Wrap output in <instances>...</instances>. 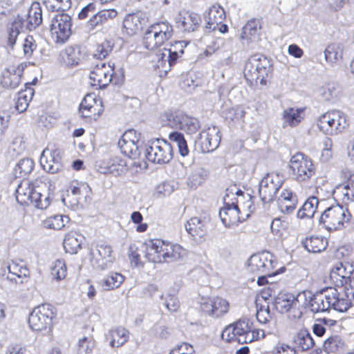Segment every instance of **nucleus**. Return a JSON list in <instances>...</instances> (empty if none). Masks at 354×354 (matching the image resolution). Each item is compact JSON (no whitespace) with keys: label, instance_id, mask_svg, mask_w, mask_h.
<instances>
[{"label":"nucleus","instance_id":"1","mask_svg":"<svg viewBox=\"0 0 354 354\" xmlns=\"http://www.w3.org/2000/svg\"><path fill=\"white\" fill-rule=\"evenodd\" d=\"M309 306L313 313L324 312L330 308L346 312L351 306V302L348 298L344 297L337 288L328 287L310 297Z\"/></svg>","mask_w":354,"mask_h":354},{"label":"nucleus","instance_id":"2","mask_svg":"<svg viewBox=\"0 0 354 354\" xmlns=\"http://www.w3.org/2000/svg\"><path fill=\"white\" fill-rule=\"evenodd\" d=\"M273 71L272 60L263 55L251 56L245 64L244 77L251 86H265Z\"/></svg>","mask_w":354,"mask_h":354},{"label":"nucleus","instance_id":"3","mask_svg":"<svg viewBox=\"0 0 354 354\" xmlns=\"http://www.w3.org/2000/svg\"><path fill=\"white\" fill-rule=\"evenodd\" d=\"M288 169L292 179L300 185L310 183L317 174L314 161L302 152H297L290 157Z\"/></svg>","mask_w":354,"mask_h":354},{"label":"nucleus","instance_id":"4","mask_svg":"<svg viewBox=\"0 0 354 354\" xmlns=\"http://www.w3.org/2000/svg\"><path fill=\"white\" fill-rule=\"evenodd\" d=\"M247 270L252 274L277 275L286 270L276 257L269 252L252 254L248 261Z\"/></svg>","mask_w":354,"mask_h":354},{"label":"nucleus","instance_id":"5","mask_svg":"<svg viewBox=\"0 0 354 354\" xmlns=\"http://www.w3.org/2000/svg\"><path fill=\"white\" fill-rule=\"evenodd\" d=\"M173 34V26L167 21L153 23L146 29L142 39V45L149 50H155L168 41Z\"/></svg>","mask_w":354,"mask_h":354},{"label":"nucleus","instance_id":"6","mask_svg":"<svg viewBox=\"0 0 354 354\" xmlns=\"http://www.w3.org/2000/svg\"><path fill=\"white\" fill-rule=\"evenodd\" d=\"M320 132L326 136H337L349 126L346 115L338 110H330L320 115L316 120Z\"/></svg>","mask_w":354,"mask_h":354},{"label":"nucleus","instance_id":"7","mask_svg":"<svg viewBox=\"0 0 354 354\" xmlns=\"http://www.w3.org/2000/svg\"><path fill=\"white\" fill-rule=\"evenodd\" d=\"M57 319V310L50 304H42L35 307L28 317L30 328L35 331H52Z\"/></svg>","mask_w":354,"mask_h":354},{"label":"nucleus","instance_id":"8","mask_svg":"<svg viewBox=\"0 0 354 354\" xmlns=\"http://www.w3.org/2000/svg\"><path fill=\"white\" fill-rule=\"evenodd\" d=\"M124 75H118L115 72V65L113 63H101L96 64L90 73V84L95 89L106 87L111 82L114 84L123 81Z\"/></svg>","mask_w":354,"mask_h":354},{"label":"nucleus","instance_id":"9","mask_svg":"<svg viewBox=\"0 0 354 354\" xmlns=\"http://www.w3.org/2000/svg\"><path fill=\"white\" fill-rule=\"evenodd\" d=\"M351 218L349 211L339 205L328 207L320 216V223L329 232L342 230Z\"/></svg>","mask_w":354,"mask_h":354},{"label":"nucleus","instance_id":"10","mask_svg":"<svg viewBox=\"0 0 354 354\" xmlns=\"http://www.w3.org/2000/svg\"><path fill=\"white\" fill-rule=\"evenodd\" d=\"M353 270H347L346 266L339 262L330 270L329 280L334 288H343L344 297L354 299V277H352Z\"/></svg>","mask_w":354,"mask_h":354},{"label":"nucleus","instance_id":"11","mask_svg":"<svg viewBox=\"0 0 354 354\" xmlns=\"http://www.w3.org/2000/svg\"><path fill=\"white\" fill-rule=\"evenodd\" d=\"M101 97L95 93L86 94L81 102L79 112L81 118L88 123L97 121L104 112Z\"/></svg>","mask_w":354,"mask_h":354},{"label":"nucleus","instance_id":"12","mask_svg":"<svg viewBox=\"0 0 354 354\" xmlns=\"http://www.w3.org/2000/svg\"><path fill=\"white\" fill-rule=\"evenodd\" d=\"M148 161L158 164L169 162L173 157L171 145L164 139H155L149 142L145 150Z\"/></svg>","mask_w":354,"mask_h":354},{"label":"nucleus","instance_id":"13","mask_svg":"<svg viewBox=\"0 0 354 354\" xmlns=\"http://www.w3.org/2000/svg\"><path fill=\"white\" fill-rule=\"evenodd\" d=\"M253 322L249 319H240L236 322L227 326L222 332L221 338L223 341L231 343L237 342L240 344H246L248 333L252 329Z\"/></svg>","mask_w":354,"mask_h":354},{"label":"nucleus","instance_id":"14","mask_svg":"<svg viewBox=\"0 0 354 354\" xmlns=\"http://www.w3.org/2000/svg\"><path fill=\"white\" fill-rule=\"evenodd\" d=\"M201 312L206 316L218 319L226 315L230 310V304L220 296L203 298L200 304Z\"/></svg>","mask_w":354,"mask_h":354},{"label":"nucleus","instance_id":"15","mask_svg":"<svg viewBox=\"0 0 354 354\" xmlns=\"http://www.w3.org/2000/svg\"><path fill=\"white\" fill-rule=\"evenodd\" d=\"M71 18L65 13L57 14L50 25L51 37L56 44H64L71 35Z\"/></svg>","mask_w":354,"mask_h":354},{"label":"nucleus","instance_id":"16","mask_svg":"<svg viewBox=\"0 0 354 354\" xmlns=\"http://www.w3.org/2000/svg\"><path fill=\"white\" fill-rule=\"evenodd\" d=\"M169 241L160 238L149 239L143 245L145 247V257L149 262L154 263H166L167 249Z\"/></svg>","mask_w":354,"mask_h":354},{"label":"nucleus","instance_id":"17","mask_svg":"<svg viewBox=\"0 0 354 354\" xmlns=\"http://www.w3.org/2000/svg\"><path fill=\"white\" fill-rule=\"evenodd\" d=\"M281 176L275 172L268 173L261 180L259 193L264 203L274 200L282 185Z\"/></svg>","mask_w":354,"mask_h":354},{"label":"nucleus","instance_id":"18","mask_svg":"<svg viewBox=\"0 0 354 354\" xmlns=\"http://www.w3.org/2000/svg\"><path fill=\"white\" fill-rule=\"evenodd\" d=\"M226 17L225 10L219 4L212 5L205 15V30L212 32L218 30L221 33H226L229 28L227 24H224Z\"/></svg>","mask_w":354,"mask_h":354},{"label":"nucleus","instance_id":"19","mask_svg":"<svg viewBox=\"0 0 354 354\" xmlns=\"http://www.w3.org/2000/svg\"><path fill=\"white\" fill-rule=\"evenodd\" d=\"M129 160L122 154L112 156L109 159L102 160L99 165V169L105 174L121 176L129 170Z\"/></svg>","mask_w":354,"mask_h":354},{"label":"nucleus","instance_id":"20","mask_svg":"<svg viewBox=\"0 0 354 354\" xmlns=\"http://www.w3.org/2000/svg\"><path fill=\"white\" fill-rule=\"evenodd\" d=\"M140 133L134 129L126 131L118 141V146L122 154L129 159L136 158L140 154L138 142Z\"/></svg>","mask_w":354,"mask_h":354},{"label":"nucleus","instance_id":"21","mask_svg":"<svg viewBox=\"0 0 354 354\" xmlns=\"http://www.w3.org/2000/svg\"><path fill=\"white\" fill-rule=\"evenodd\" d=\"M61 150L55 147L46 148L40 157V164L46 171L51 174L59 172L62 167Z\"/></svg>","mask_w":354,"mask_h":354},{"label":"nucleus","instance_id":"22","mask_svg":"<svg viewBox=\"0 0 354 354\" xmlns=\"http://www.w3.org/2000/svg\"><path fill=\"white\" fill-rule=\"evenodd\" d=\"M270 288L262 290L256 296V317L258 322L261 324H266L269 323L272 319V314L270 309Z\"/></svg>","mask_w":354,"mask_h":354},{"label":"nucleus","instance_id":"23","mask_svg":"<svg viewBox=\"0 0 354 354\" xmlns=\"http://www.w3.org/2000/svg\"><path fill=\"white\" fill-rule=\"evenodd\" d=\"M220 141L219 131L214 127H208L200 133L196 145L202 153H209L218 147Z\"/></svg>","mask_w":354,"mask_h":354},{"label":"nucleus","instance_id":"24","mask_svg":"<svg viewBox=\"0 0 354 354\" xmlns=\"http://www.w3.org/2000/svg\"><path fill=\"white\" fill-rule=\"evenodd\" d=\"M298 303V299L291 293H281L275 299L276 309L282 314L292 311L294 319H299L302 315V313L297 308Z\"/></svg>","mask_w":354,"mask_h":354},{"label":"nucleus","instance_id":"25","mask_svg":"<svg viewBox=\"0 0 354 354\" xmlns=\"http://www.w3.org/2000/svg\"><path fill=\"white\" fill-rule=\"evenodd\" d=\"M6 281L16 285L27 283L30 281V271L24 262L12 261L8 266Z\"/></svg>","mask_w":354,"mask_h":354},{"label":"nucleus","instance_id":"26","mask_svg":"<svg viewBox=\"0 0 354 354\" xmlns=\"http://www.w3.org/2000/svg\"><path fill=\"white\" fill-rule=\"evenodd\" d=\"M147 22L145 13L137 11L125 16L122 27L126 34L133 36L138 33Z\"/></svg>","mask_w":354,"mask_h":354},{"label":"nucleus","instance_id":"27","mask_svg":"<svg viewBox=\"0 0 354 354\" xmlns=\"http://www.w3.org/2000/svg\"><path fill=\"white\" fill-rule=\"evenodd\" d=\"M173 120L177 127L187 134H196L201 129L199 120L183 112H176Z\"/></svg>","mask_w":354,"mask_h":354},{"label":"nucleus","instance_id":"28","mask_svg":"<svg viewBox=\"0 0 354 354\" xmlns=\"http://www.w3.org/2000/svg\"><path fill=\"white\" fill-rule=\"evenodd\" d=\"M209 221L210 216L208 214L202 218L192 217L185 225L186 230L194 238H202L207 233V225Z\"/></svg>","mask_w":354,"mask_h":354},{"label":"nucleus","instance_id":"29","mask_svg":"<svg viewBox=\"0 0 354 354\" xmlns=\"http://www.w3.org/2000/svg\"><path fill=\"white\" fill-rule=\"evenodd\" d=\"M37 82V79L35 78L32 82H26L24 89L18 93L15 106L17 113H24L27 110L35 93L32 85L35 84Z\"/></svg>","mask_w":354,"mask_h":354},{"label":"nucleus","instance_id":"30","mask_svg":"<svg viewBox=\"0 0 354 354\" xmlns=\"http://www.w3.org/2000/svg\"><path fill=\"white\" fill-rule=\"evenodd\" d=\"M219 216L222 223L227 227L238 225L240 223L244 221L239 209L233 205H225L219 211Z\"/></svg>","mask_w":354,"mask_h":354},{"label":"nucleus","instance_id":"31","mask_svg":"<svg viewBox=\"0 0 354 354\" xmlns=\"http://www.w3.org/2000/svg\"><path fill=\"white\" fill-rule=\"evenodd\" d=\"M297 203V195L288 188L281 192L277 201V205L281 212L290 214L296 209Z\"/></svg>","mask_w":354,"mask_h":354},{"label":"nucleus","instance_id":"32","mask_svg":"<svg viewBox=\"0 0 354 354\" xmlns=\"http://www.w3.org/2000/svg\"><path fill=\"white\" fill-rule=\"evenodd\" d=\"M35 192V185L32 181L22 180L15 192L16 200L22 205H30L32 202Z\"/></svg>","mask_w":354,"mask_h":354},{"label":"nucleus","instance_id":"33","mask_svg":"<svg viewBox=\"0 0 354 354\" xmlns=\"http://www.w3.org/2000/svg\"><path fill=\"white\" fill-rule=\"evenodd\" d=\"M118 15V12L115 9H105L98 11L93 15L86 23V26L89 30L102 27L109 21L113 19Z\"/></svg>","mask_w":354,"mask_h":354},{"label":"nucleus","instance_id":"34","mask_svg":"<svg viewBox=\"0 0 354 354\" xmlns=\"http://www.w3.org/2000/svg\"><path fill=\"white\" fill-rule=\"evenodd\" d=\"M306 107H289L282 113V120L286 126L290 127H297L305 118Z\"/></svg>","mask_w":354,"mask_h":354},{"label":"nucleus","instance_id":"35","mask_svg":"<svg viewBox=\"0 0 354 354\" xmlns=\"http://www.w3.org/2000/svg\"><path fill=\"white\" fill-rule=\"evenodd\" d=\"M201 16L194 12H185L180 15L177 21V27L183 32H190L196 30L201 24Z\"/></svg>","mask_w":354,"mask_h":354},{"label":"nucleus","instance_id":"36","mask_svg":"<svg viewBox=\"0 0 354 354\" xmlns=\"http://www.w3.org/2000/svg\"><path fill=\"white\" fill-rule=\"evenodd\" d=\"M303 247L309 252L319 253L326 250L328 240L322 236H310L302 241Z\"/></svg>","mask_w":354,"mask_h":354},{"label":"nucleus","instance_id":"37","mask_svg":"<svg viewBox=\"0 0 354 354\" xmlns=\"http://www.w3.org/2000/svg\"><path fill=\"white\" fill-rule=\"evenodd\" d=\"M129 333L124 328L117 327L110 330L106 335L111 347L118 348L123 346L129 339Z\"/></svg>","mask_w":354,"mask_h":354},{"label":"nucleus","instance_id":"38","mask_svg":"<svg viewBox=\"0 0 354 354\" xmlns=\"http://www.w3.org/2000/svg\"><path fill=\"white\" fill-rule=\"evenodd\" d=\"M35 168V162L32 159L25 158L21 159L14 168V175L16 178L28 180L27 178Z\"/></svg>","mask_w":354,"mask_h":354},{"label":"nucleus","instance_id":"39","mask_svg":"<svg viewBox=\"0 0 354 354\" xmlns=\"http://www.w3.org/2000/svg\"><path fill=\"white\" fill-rule=\"evenodd\" d=\"M295 346L301 351L311 349L314 345V340L310 333L306 329L300 330L293 338Z\"/></svg>","mask_w":354,"mask_h":354},{"label":"nucleus","instance_id":"40","mask_svg":"<svg viewBox=\"0 0 354 354\" xmlns=\"http://www.w3.org/2000/svg\"><path fill=\"white\" fill-rule=\"evenodd\" d=\"M166 57L167 53L162 51L157 53L152 60L153 68L160 77H165L171 69Z\"/></svg>","mask_w":354,"mask_h":354},{"label":"nucleus","instance_id":"41","mask_svg":"<svg viewBox=\"0 0 354 354\" xmlns=\"http://www.w3.org/2000/svg\"><path fill=\"white\" fill-rule=\"evenodd\" d=\"M261 28V20L259 19H252L243 27L240 37L243 40L250 41L253 37L259 35V32Z\"/></svg>","mask_w":354,"mask_h":354},{"label":"nucleus","instance_id":"42","mask_svg":"<svg viewBox=\"0 0 354 354\" xmlns=\"http://www.w3.org/2000/svg\"><path fill=\"white\" fill-rule=\"evenodd\" d=\"M319 205L318 198L315 196H310L304 202L302 207L297 212V216L300 218H312Z\"/></svg>","mask_w":354,"mask_h":354},{"label":"nucleus","instance_id":"43","mask_svg":"<svg viewBox=\"0 0 354 354\" xmlns=\"http://www.w3.org/2000/svg\"><path fill=\"white\" fill-rule=\"evenodd\" d=\"M166 254V263H172L183 259L187 254L186 250L180 244L169 241Z\"/></svg>","mask_w":354,"mask_h":354},{"label":"nucleus","instance_id":"44","mask_svg":"<svg viewBox=\"0 0 354 354\" xmlns=\"http://www.w3.org/2000/svg\"><path fill=\"white\" fill-rule=\"evenodd\" d=\"M344 342L339 335H333L327 338L323 344V348L328 354H339L343 350Z\"/></svg>","mask_w":354,"mask_h":354},{"label":"nucleus","instance_id":"45","mask_svg":"<svg viewBox=\"0 0 354 354\" xmlns=\"http://www.w3.org/2000/svg\"><path fill=\"white\" fill-rule=\"evenodd\" d=\"M22 27L23 21L20 19H15L8 27L6 37L8 46L13 48Z\"/></svg>","mask_w":354,"mask_h":354},{"label":"nucleus","instance_id":"46","mask_svg":"<svg viewBox=\"0 0 354 354\" xmlns=\"http://www.w3.org/2000/svg\"><path fill=\"white\" fill-rule=\"evenodd\" d=\"M68 217L62 215H55L46 218L43 221L42 225L46 229L61 230L68 222Z\"/></svg>","mask_w":354,"mask_h":354},{"label":"nucleus","instance_id":"47","mask_svg":"<svg viewBox=\"0 0 354 354\" xmlns=\"http://www.w3.org/2000/svg\"><path fill=\"white\" fill-rule=\"evenodd\" d=\"M124 281V277L118 272H111L101 281V286L106 290L119 288Z\"/></svg>","mask_w":354,"mask_h":354},{"label":"nucleus","instance_id":"48","mask_svg":"<svg viewBox=\"0 0 354 354\" xmlns=\"http://www.w3.org/2000/svg\"><path fill=\"white\" fill-rule=\"evenodd\" d=\"M168 138L171 142H175L177 145L178 151L182 156H186L189 154V150L187 142L182 133L176 131L171 132L169 134Z\"/></svg>","mask_w":354,"mask_h":354},{"label":"nucleus","instance_id":"49","mask_svg":"<svg viewBox=\"0 0 354 354\" xmlns=\"http://www.w3.org/2000/svg\"><path fill=\"white\" fill-rule=\"evenodd\" d=\"M81 240L75 234H68L63 243L65 251L70 254L77 253L81 249Z\"/></svg>","mask_w":354,"mask_h":354},{"label":"nucleus","instance_id":"50","mask_svg":"<svg viewBox=\"0 0 354 354\" xmlns=\"http://www.w3.org/2000/svg\"><path fill=\"white\" fill-rule=\"evenodd\" d=\"M334 194L345 204L354 202V187L337 185L334 190Z\"/></svg>","mask_w":354,"mask_h":354},{"label":"nucleus","instance_id":"51","mask_svg":"<svg viewBox=\"0 0 354 354\" xmlns=\"http://www.w3.org/2000/svg\"><path fill=\"white\" fill-rule=\"evenodd\" d=\"M27 149V145L24 138L21 136H16L10 142L8 151L13 156L22 154Z\"/></svg>","mask_w":354,"mask_h":354},{"label":"nucleus","instance_id":"52","mask_svg":"<svg viewBox=\"0 0 354 354\" xmlns=\"http://www.w3.org/2000/svg\"><path fill=\"white\" fill-rule=\"evenodd\" d=\"M42 22V12L39 7L31 8L27 16V27L29 30L35 29Z\"/></svg>","mask_w":354,"mask_h":354},{"label":"nucleus","instance_id":"53","mask_svg":"<svg viewBox=\"0 0 354 354\" xmlns=\"http://www.w3.org/2000/svg\"><path fill=\"white\" fill-rule=\"evenodd\" d=\"M51 274L57 281L66 279L67 276V266L64 259H57L54 261L51 268Z\"/></svg>","mask_w":354,"mask_h":354},{"label":"nucleus","instance_id":"54","mask_svg":"<svg viewBox=\"0 0 354 354\" xmlns=\"http://www.w3.org/2000/svg\"><path fill=\"white\" fill-rule=\"evenodd\" d=\"M113 45L109 40H104L96 46L93 53L94 57L98 59H104L112 52Z\"/></svg>","mask_w":354,"mask_h":354},{"label":"nucleus","instance_id":"55","mask_svg":"<svg viewBox=\"0 0 354 354\" xmlns=\"http://www.w3.org/2000/svg\"><path fill=\"white\" fill-rule=\"evenodd\" d=\"M324 53L325 59L329 63H335L342 58V50L338 45L335 44L328 45Z\"/></svg>","mask_w":354,"mask_h":354},{"label":"nucleus","instance_id":"56","mask_svg":"<svg viewBox=\"0 0 354 354\" xmlns=\"http://www.w3.org/2000/svg\"><path fill=\"white\" fill-rule=\"evenodd\" d=\"M245 202L241 204L239 211L242 215V218L245 221L254 211L255 206L253 201V198L250 194H246Z\"/></svg>","mask_w":354,"mask_h":354},{"label":"nucleus","instance_id":"57","mask_svg":"<svg viewBox=\"0 0 354 354\" xmlns=\"http://www.w3.org/2000/svg\"><path fill=\"white\" fill-rule=\"evenodd\" d=\"M321 95L326 100H330L339 96V87L334 84H327L320 89Z\"/></svg>","mask_w":354,"mask_h":354},{"label":"nucleus","instance_id":"58","mask_svg":"<svg viewBox=\"0 0 354 354\" xmlns=\"http://www.w3.org/2000/svg\"><path fill=\"white\" fill-rule=\"evenodd\" d=\"M240 189L236 185H230L225 190V194L223 196V203L225 205H234L236 196L240 193Z\"/></svg>","mask_w":354,"mask_h":354},{"label":"nucleus","instance_id":"59","mask_svg":"<svg viewBox=\"0 0 354 354\" xmlns=\"http://www.w3.org/2000/svg\"><path fill=\"white\" fill-rule=\"evenodd\" d=\"M164 299V306L171 313L177 312L180 308V301L178 297L172 294H166L162 297Z\"/></svg>","mask_w":354,"mask_h":354},{"label":"nucleus","instance_id":"60","mask_svg":"<svg viewBox=\"0 0 354 354\" xmlns=\"http://www.w3.org/2000/svg\"><path fill=\"white\" fill-rule=\"evenodd\" d=\"M35 207L40 209H46L50 204L48 196L44 195L35 191L32 203Z\"/></svg>","mask_w":354,"mask_h":354},{"label":"nucleus","instance_id":"61","mask_svg":"<svg viewBox=\"0 0 354 354\" xmlns=\"http://www.w3.org/2000/svg\"><path fill=\"white\" fill-rule=\"evenodd\" d=\"M95 346V341L91 337H83L79 341V353L80 354H91Z\"/></svg>","mask_w":354,"mask_h":354},{"label":"nucleus","instance_id":"62","mask_svg":"<svg viewBox=\"0 0 354 354\" xmlns=\"http://www.w3.org/2000/svg\"><path fill=\"white\" fill-rule=\"evenodd\" d=\"M37 45L36 41L32 35H28L24 39L23 44L24 54L26 57L30 58L37 49Z\"/></svg>","mask_w":354,"mask_h":354},{"label":"nucleus","instance_id":"63","mask_svg":"<svg viewBox=\"0 0 354 354\" xmlns=\"http://www.w3.org/2000/svg\"><path fill=\"white\" fill-rule=\"evenodd\" d=\"M341 182L337 185L347 187H354V171L344 169L340 173Z\"/></svg>","mask_w":354,"mask_h":354},{"label":"nucleus","instance_id":"64","mask_svg":"<svg viewBox=\"0 0 354 354\" xmlns=\"http://www.w3.org/2000/svg\"><path fill=\"white\" fill-rule=\"evenodd\" d=\"M169 354H196V351L191 344L182 342L174 346Z\"/></svg>","mask_w":354,"mask_h":354}]
</instances>
